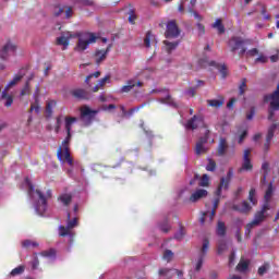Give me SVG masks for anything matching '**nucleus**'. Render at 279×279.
I'll use <instances>...</instances> for the list:
<instances>
[{"mask_svg": "<svg viewBox=\"0 0 279 279\" xmlns=\"http://www.w3.org/2000/svg\"><path fill=\"white\" fill-rule=\"evenodd\" d=\"M196 27H197V31H198V34H204V32H206V28L204 27V25L202 24H196Z\"/></svg>", "mask_w": 279, "mask_h": 279, "instance_id": "nucleus-57", "label": "nucleus"}, {"mask_svg": "<svg viewBox=\"0 0 279 279\" xmlns=\"http://www.w3.org/2000/svg\"><path fill=\"white\" fill-rule=\"evenodd\" d=\"M248 201L251 202V204L253 206H256V204H258V199L256 198V190L255 189H251V191L248 193Z\"/></svg>", "mask_w": 279, "mask_h": 279, "instance_id": "nucleus-35", "label": "nucleus"}, {"mask_svg": "<svg viewBox=\"0 0 279 279\" xmlns=\"http://www.w3.org/2000/svg\"><path fill=\"white\" fill-rule=\"evenodd\" d=\"M187 95H189V97H195V88H190L187 90Z\"/></svg>", "mask_w": 279, "mask_h": 279, "instance_id": "nucleus-64", "label": "nucleus"}, {"mask_svg": "<svg viewBox=\"0 0 279 279\" xmlns=\"http://www.w3.org/2000/svg\"><path fill=\"white\" fill-rule=\"evenodd\" d=\"M101 75V72L97 71L93 74H89L86 78H85V84H87V86H93V80L95 77V80H97V77H99Z\"/></svg>", "mask_w": 279, "mask_h": 279, "instance_id": "nucleus-31", "label": "nucleus"}, {"mask_svg": "<svg viewBox=\"0 0 279 279\" xmlns=\"http://www.w3.org/2000/svg\"><path fill=\"white\" fill-rule=\"evenodd\" d=\"M220 73H221L222 77H228V68L226 65H221Z\"/></svg>", "mask_w": 279, "mask_h": 279, "instance_id": "nucleus-53", "label": "nucleus"}, {"mask_svg": "<svg viewBox=\"0 0 279 279\" xmlns=\"http://www.w3.org/2000/svg\"><path fill=\"white\" fill-rule=\"evenodd\" d=\"M82 5H94L93 0H78Z\"/></svg>", "mask_w": 279, "mask_h": 279, "instance_id": "nucleus-56", "label": "nucleus"}, {"mask_svg": "<svg viewBox=\"0 0 279 279\" xmlns=\"http://www.w3.org/2000/svg\"><path fill=\"white\" fill-rule=\"evenodd\" d=\"M22 245H23V247H31V245H32V247H38V243L34 242L32 240L23 241Z\"/></svg>", "mask_w": 279, "mask_h": 279, "instance_id": "nucleus-44", "label": "nucleus"}, {"mask_svg": "<svg viewBox=\"0 0 279 279\" xmlns=\"http://www.w3.org/2000/svg\"><path fill=\"white\" fill-rule=\"evenodd\" d=\"M271 206L269 205V203H266L260 211H257L254 216V219L252 222L246 225V230H245V234L246 236H250V232H252V228H254V226H259L260 223H263L264 219H267L268 215H267V210H270Z\"/></svg>", "mask_w": 279, "mask_h": 279, "instance_id": "nucleus-4", "label": "nucleus"}, {"mask_svg": "<svg viewBox=\"0 0 279 279\" xmlns=\"http://www.w3.org/2000/svg\"><path fill=\"white\" fill-rule=\"evenodd\" d=\"M155 40L156 38L154 37V35L151 33H147L146 37L144 38L145 47L147 48L151 47V43H154Z\"/></svg>", "mask_w": 279, "mask_h": 279, "instance_id": "nucleus-36", "label": "nucleus"}, {"mask_svg": "<svg viewBox=\"0 0 279 279\" xmlns=\"http://www.w3.org/2000/svg\"><path fill=\"white\" fill-rule=\"evenodd\" d=\"M234 265V253H232L229 257V267H232Z\"/></svg>", "mask_w": 279, "mask_h": 279, "instance_id": "nucleus-62", "label": "nucleus"}, {"mask_svg": "<svg viewBox=\"0 0 279 279\" xmlns=\"http://www.w3.org/2000/svg\"><path fill=\"white\" fill-rule=\"evenodd\" d=\"M228 250V244H226V241L220 240L218 242V254H223Z\"/></svg>", "mask_w": 279, "mask_h": 279, "instance_id": "nucleus-40", "label": "nucleus"}, {"mask_svg": "<svg viewBox=\"0 0 279 279\" xmlns=\"http://www.w3.org/2000/svg\"><path fill=\"white\" fill-rule=\"evenodd\" d=\"M166 96L159 98L160 104H167L168 106H177L175 101H173V98H171V95H169V92H165Z\"/></svg>", "mask_w": 279, "mask_h": 279, "instance_id": "nucleus-25", "label": "nucleus"}, {"mask_svg": "<svg viewBox=\"0 0 279 279\" xmlns=\"http://www.w3.org/2000/svg\"><path fill=\"white\" fill-rule=\"evenodd\" d=\"M58 199L61 202V204H63V206H69L73 199V196L71 194H61Z\"/></svg>", "mask_w": 279, "mask_h": 279, "instance_id": "nucleus-29", "label": "nucleus"}, {"mask_svg": "<svg viewBox=\"0 0 279 279\" xmlns=\"http://www.w3.org/2000/svg\"><path fill=\"white\" fill-rule=\"evenodd\" d=\"M278 130L279 132V123L278 124H272L268 129V134L266 136V143L264 144V150L269 151V146L271 145V138H274V134Z\"/></svg>", "mask_w": 279, "mask_h": 279, "instance_id": "nucleus-12", "label": "nucleus"}, {"mask_svg": "<svg viewBox=\"0 0 279 279\" xmlns=\"http://www.w3.org/2000/svg\"><path fill=\"white\" fill-rule=\"evenodd\" d=\"M204 125V118L194 116L187 121L185 128L187 130H197L199 126Z\"/></svg>", "mask_w": 279, "mask_h": 279, "instance_id": "nucleus-13", "label": "nucleus"}, {"mask_svg": "<svg viewBox=\"0 0 279 279\" xmlns=\"http://www.w3.org/2000/svg\"><path fill=\"white\" fill-rule=\"evenodd\" d=\"M94 43H97V36L93 33H85L78 36V41L76 43V46L74 47V51L77 53H84L90 45H94Z\"/></svg>", "mask_w": 279, "mask_h": 279, "instance_id": "nucleus-3", "label": "nucleus"}, {"mask_svg": "<svg viewBox=\"0 0 279 279\" xmlns=\"http://www.w3.org/2000/svg\"><path fill=\"white\" fill-rule=\"evenodd\" d=\"M135 86H143V83L137 82L136 80H130L124 86L121 87L120 93H130Z\"/></svg>", "mask_w": 279, "mask_h": 279, "instance_id": "nucleus-17", "label": "nucleus"}, {"mask_svg": "<svg viewBox=\"0 0 279 279\" xmlns=\"http://www.w3.org/2000/svg\"><path fill=\"white\" fill-rule=\"evenodd\" d=\"M39 88H36V94L34 95L35 102L31 106V112H34V110L38 113L40 112V105L38 104V93Z\"/></svg>", "mask_w": 279, "mask_h": 279, "instance_id": "nucleus-26", "label": "nucleus"}, {"mask_svg": "<svg viewBox=\"0 0 279 279\" xmlns=\"http://www.w3.org/2000/svg\"><path fill=\"white\" fill-rule=\"evenodd\" d=\"M216 167H217V165L215 163V161L209 159V162L206 166L207 171H215Z\"/></svg>", "mask_w": 279, "mask_h": 279, "instance_id": "nucleus-50", "label": "nucleus"}, {"mask_svg": "<svg viewBox=\"0 0 279 279\" xmlns=\"http://www.w3.org/2000/svg\"><path fill=\"white\" fill-rule=\"evenodd\" d=\"M25 184L28 186V195L33 199H39V205L35 206V210L38 215H43L45 210H47V197L38 190H34V185H32V181L29 179H25Z\"/></svg>", "mask_w": 279, "mask_h": 279, "instance_id": "nucleus-2", "label": "nucleus"}, {"mask_svg": "<svg viewBox=\"0 0 279 279\" xmlns=\"http://www.w3.org/2000/svg\"><path fill=\"white\" fill-rule=\"evenodd\" d=\"M208 195V191L206 190H197L196 192H194L191 197L190 201L192 202H199V199H204V197H206Z\"/></svg>", "mask_w": 279, "mask_h": 279, "instance_id": "nucleus-19", "label": "nucleus"}, {"mask_svg": "<svg viewBox=\"0 0 279 279\" xmlns=\"http://www.w3.org/2000/svg\"><path fill=\"white\" fill-rule=\"evenodd\" d=\"M43 256H56V251L54 250H50L49 252H44Z\"/></svg>", "mask_w": 279, "mask_h": 279, "instance_id": "nucleus-59", "label": "nucleus"}, {"mask_svg": "<svg viewBox=\"0 0 279 279\" xmlns=\"http://www.w3.org/2000/svg\"><path fill=\"white\" fill-rule=\"evenodd\" d=\"M247 58H254V56H258V49L253 48L248 51H245Z\"/></svg>", "mask_w": 279, "mask_h": 279, "instance_id": "nucleus-48", "label": "nucleus"}, {"mask_svg": "<svg viewBox=\"0 0 279 279\" xmlns=\"http://www.w3.org/2000/svg\"><path fill=\"white\" fill-rule=\"evenodd\" d=\"M239 140L238 143H243V141H245V136H247V131H242L241 133H239Z\"/></svg>", "mask_w": 279, "mask_h": 279, "instance_id": "nucleus-52", "label": "nucleus"}, {"mask_svg": "<svg viewBox=\"0 0 279 279\" xmlns=\"http://www.w3.org/2000/svg\"><path fill=\"white\" fill-rule=\"evenodd\" d=\"M234 210H239V213L247 214L252 210V206L246 201H243L240 205L233 206Z\"/></svg>", "mask_w": 279, "mask_h": 279, "instance_id": "nucleus-21", "label": "nucleus"}, {"mask_svg": "<svg viewBox=\"0 0 279 279\" xmlns=\"http://www.w3.org/2000/svg\"><path fill=\"white\" fill-rule=\"evenodd\" d=\"M76 121V118H65V130L68 132V137L62 142V145L57 151L58 160H60V162H64V160H66L70 167H73V158H71V153H69V141H71V128H73V123Z\"/></svg>", "mask_w": 279, "mask_h": 279, "instance_id": "nucleus-1", "label": "nucleus"}, {"mask_svg": "<svg viewBox=\"0 0 279 279\" xmlns=\"http://www.w3.org/2000/svg\"><path fill=\"white\" fill-rule=\"evenodd\" d=\"M215 219V209L211 211H206L203 214V217L199 219L201 223H213V220Z\"/></svg>", "mask_w": 279, "mask_h": 279, "instance_id": "nucleus-22", "label": "nucleus"}, {"mask_svg": "<svg viewBox=\"0 0 279 279\" xmlns=\"http://www.w3.org/2000/svg\"><path fill=\"white\" fill-rule=\"evenodd\" d=\"M16 52V45L14 44V41H7V44L2 47L1 51H0V58H2V60H8L9 56H12V53Z\"/></svg>", "mask_w": 279, "mask_h": 279, "instance_id": "nucleus-10", "label": "nucleus"}, {"mask_svg": "<svg viewBox=\"0 0 279 279\" xmlns=\"http://www.w3.org/2000/svg\"><path fill=\"white\" fill-rule=\"evenodd\" d=\"M217 235L218 236H225L226 235V223H223L222 221H218Z\"/></svg>", "mask_w": 279, "mask_h": 279, "instance_id": "nucleus-37", "label": "nucleus"}, {"mask_svg": "<svg viewBox=\"0 0 279 279\" xmlns=\"http://www.w3.org/2000/svg\"><path fill=\"white\" fill-rule=\"evenodd\" d=\"M246 90H247V84L244 81L241 83V85L239 87V93H240V95H244Z\"/></svg>", "mask_w": 279, "mask_h": 279, "instance_id": "nucleus-51", "label": "nucleus"}, {"mask_svg": "<svg viewBox=\"0 0 279 279\" xmlns=\"http://www.w3.org/2000/svg\"><path fill=\"white\" fill-rule=\"evenodd\" d=\"M70 38H75V35L71 34L70 32L63 33L60 37L57 38L58 45H62L63 49L69 47Z\"/></svg>", "mask_w": 279, "mask_h": 279, "instance_id": "nucleus-16", "label": "nucleus"}, {"mask_svg": "<svg viewBox=\"0 0 279 279\" xmlns=\"http://www.w3.org/2000/svg\"><path fill=\"white\" fill-rule=\"evenodd\" d=\"M136 21V15L134 13H131L129 16V23H131V25H134Z\"/></svg>", "mask_w": 279, "mask_h": 279, "instance_id": "nucleus-58", "label": "nucleus"}, {"mask_svg": "<svg viewBox=\"0 0 279 279\" xmlns=\"http://www.w3.org/2000/svg\"><path fill=\"white\" fill-rule=\"evenodd\" d=\"M267 271H269V264H264L263 266H260L258 268L259 276H265V274H267Z\"/></svg>", "mask_w": 279, "mask_h": 279, "instance_id": "nucleus-43", "label": "nucleus"}, {"mask_svg": "<svg viewBox=\"0 0 279 279\" xmlns=\"http://www.w3.org/2000/svg\"><path fill=\"white\" fill-rule=\"evenodd\" d=\"M228 47L231 53H236V51H239V56H245V51H247V48H245V39L242 37H232L228 41Z\"/></svg>", "mask_w": 279, "mask_h": 279, "instance_id": "nucleus-5", "label": "nucleus"}, {"mask_svg": "<svg viewBox=\"0 0 279 279\" xmlns=\"http://www.w3.org/2000/svg\"><path fill=\"white\" fill-rule=\"evenodd\" d=\"M229 185H230V179L222 178L220 180V185H219L218 190L216 191V195H218V196L221 195V190H223V189H225V191L228 190Z\"/></svg>", "mask_w": 279, "mask_h": 279, "instance_id": "nucleus-23", "label": "nucleus"}, {"mask_svg": "<svg viewBox=\"0 0 279 279\" xmlns=\"http://www.w3.org/2000/svg\"><path fill=\"white\" fill-rule=\"evenodd\" d=\"M149 3H150V5L158 8V5H160V0H149Z\"/></svg>", "mask_w": 279, "mask_h": 279, "instance_id": "nucleus-60", "label": "nucleus"}, {"mask_svg": "<svg viewBox=\"0 0 279 279\" xmlns=\"http://www.w3.org/2000/svg\"><path fill=\"white\" fill-rule=\"evenodd\" d=\"M31 93H32V87L29 86V82H26L20 95L21 97H25V95H31Z\"/></svg>", "mask_w": 279, "mask_h": 279, "instance_id": "nucleus-39", "label": "nucleus"}, {"mask_svg": "<svg viewBox=\"0 0 279 279\" xmlns=\"http://www.w3.org/2000/svg\"><path fill=\"white\" fill-rule=\"evenodd\" d=\"M95 114H97V111L92 110L88 106L81 108V119L85 125H88V123L95 119Z\"/></svg>", "mask_w": 279, "mask_h": 279, "instance_id": "nucleus-9", "label": "nucleus"}, {"mask_svg": "<svg viewBox=\"0 0 279 279\" xmlns=\"http://www.w3.org/2000/svg\"><path fill=\"white\" fill-rule=\"evenodd\" d=\"M107 82H110V75H107V76H105L104 78H101L99 82H98V86L100 87V88H104L105 86H106V83Z\"/></svg>", "mask_w": 279, "mask_h": 279, "instance_id": "nucleus-47", "label": "nucleus"}, {"mask_svg": "<svg viewBox=\"0 0 279 279\" xmlns=\"http://www.w3.org/2000/svg\"><path fill=\"white\" fill-rule=\"evenodd\" d=\"M73 228H77V218H73L71 220V214H68V222L66 227H59V235L60 236H71Z\"/></svg>", "mask_w": 279, "mask_h": 279, "instance_id": "nucleus-7", "label": "nucleus"}, {"mask_svg": "<svg viewBox=\"0 0 279 279\" xmlns=\"http://www.w3.org/2000/svg\"><path fill=\"white\" fill-rule=\"evenodd\" d=\"M226 149H228V143L225 138L220 140L219 146H218V154L219 156H223L226 154Z\"/></svg>", "mask_w": 279, "mask_h": 279, "instance_id": "nucleus-33", "label": "nucleus"}, {"mask_svg": "<svg viewBox=\"0 0 279 279\" xmlns=\"http://www.w3.org/2000/svg\"><path fill=\"white\" fill-rule=\"evenodd\" d=\"M210 247V242L205 239L203 241V245L201 250L198 251L197 262L195 265V271H199L202 269V266L204 265V259L206 258V255L208 254V250Z\"/></svg>", "mask_w": 279, "mask_h": 279, "instance_id": "nucleus-6", "label": "nucleus"}, {"mask_svg": "<svg viewBox=\"0 0 279 279\" xmlns=\"http://www.w3.org/2000/svg\"><path fill=\"white\" fill-rule=\"evenodd\" d=\"M250 156H252V149H245L243 155V163H242V170L244 171H252V159H250Z\"/></svg>", "mask_w": 279, "mask_h": 279, "instance_id": "nucleus-14", "label": "nucleus"}, {"mask_svg": "<svg viewBox=\"0 0 279 279\" xmlns=\"http://www.w3.org/2000/svg\"><path fill=\"white\" fill-rule=\"evenodd\" d=\"M274 196V184L269 183L267 185L266 192H265V202L266 204H269V199Z\"/></svg>", "mask_w": 279, "mask_h": 279, "instance_id": "nucleus-27", "label": "nucleus"}, {"mask_svg": "<svg viewBox=\"0 0 279 279\" xmlns=\"http://www.w3.org/2000/svg\"><path fill=\"white\" fill-rule=\"evenodd\" d=\"M236 104V99L231 98L230 101L227 104V108H232Z\"/></svg>", "mask_w": 279, "mask_h": 279, "instance_id": "nucleus-61", "label": "nucleus"}, {"mask_svg": "<svg viewBox=\"0 0 279 279\" xmlns=\"http://www.w3.org/2000/svg\"><path fill=\"white\" fill-rule=\"evenodd\" d=\"M248 266H250V262L245 259H241V262L236 266V269L238 271H246Z\"/></svg>", "mask_w": 279, "mask_h": 279, "instance_id": "nucleus-38", "label": "nucleus"}, {"mask_svg": "<svg viewBox=\"0 0 279 279\" xmlns=\"http://www.w3.org/2000/svg\"><path fill=\"white\" fill-rule=\"evenodd\" d=\"M53 14L54 16H62V14H64V7H56Z\"/></svg>", "mask_w": 279, "mask_h": 279, "instance_id": "nucleus-46", "label": "nucleus"}, {"mask_svg": "<svg viewBox=\"0 0 279 279\" xmlns=\"http://www.w3.org/2000/svg\"><path fill=\"white\" fill-rule=\"evenodd\" d=\"M214 29L218 31V34H223L226 32V27H223V24H221V20L218 19L213 24Z\"/></svg>", "mask_w": 279, "mask_h": 279, "instance_id": "nucleus-34", "label": "nucleus"}, {"mask_svg": "<svg viewBox=\"0 0 279 279\" xmlns=\"http://www.w3.org/2000/svg\"><path fill=\"white\" fill-rule=\"evenodd\" d=\"M111 48H112V45H109L105 50H96L95 52L96 64H101V62L106 60V56H108Z\"/></svg>", "mask_w": 279, "mask_h": 279, "instance_id": "nucleus-15", "label": "nucleus"}, {"mask_svg": "<svg viewBox=\"0 0 279 279\" xmlns=\"http://www.w3.org/2000/svg\"><path fill=\"white\" fill-rule=\"evenodd\" d=\"M207 104L211 108H221V106H223V98H220V99H209V100H207Z\"/></svg>", "mask_w": 279, "mask_h": 279, "instance_id": "nucleus-30", "label": "nucleus"}, {"mask_svg": "<svg viewBox=\"0 0 279 279\" xmlns=\"http://www.w3.org/2000/svg\"><path fill=\"white\" fill-rule=\"evenodd\" d=\"M172 258H173V252L168 250L163 253V260H167L169 263V260H171Z\"/></svg>", "mask_w": 279, "mask_h": 279, "instance_id": "nucleus-49", "label": "nucleus"}, {"mask_svg": "<svg viewBox=\"0 0 279 279\" xmlns=\"http://www.w3.org/2000/svg\"><path fill=\"white\" fill-rule=\"evenodd\" d=\"M159 276H163L166 279H171L173 278V270L169 268H160Z\"/></svg>", "mask_w": 279, "mask_h": 279, "instance_id": "nucleus-32", "label": "nucleus"}, {"mask_svg": "<svg viewBox=\"0 0 279 279\" xmlns=\"http://www.w3.org/2000/svg\"><path fill=\"white\" fill-rule=\"evenodd\" d=\"M210 182V179L208 178V174H203V177L201 178V182L198 183L199 186H208Z\"/></svg>", "mask_w": 279, "mask_h": 279, "instance_id": "nucleus-42", "label": "nucleus"}, {"mask_svg": "<svg viewBox=\"0 0 279 279\" xmlns=\"http://www.w3.org/2000/svg\"><path fill=\"white\" fill-rule=\"evenodd\" d=\"M163 45H165V49L168 53H171V51H175V49H178V41H169V40H166L163 41Z\"/></svg>", "mask_w": 279, "mask_h": 279, "instance_id": "nucleus-24", "label": "nucleus"}, {"mask_svg": "<svg viewBox=\"0 0 279 279\" xmlns=\"http://www.w3.org/2000/svg\"><path fill=\"white\" fill-rule=\"evenodd\" d=\"M23 77H25V74H24V73H21V72H20V73H17V74H15V75L13 76V80L10 81V82L7 84L4 90H10V88H14V86H16V84H19V83L21 82V80H23Z\"/></svg>", "mask_w": 279, "mask_h": 279, "instance_id": "nucleus-18", "label": "nucleus"}, {"mask_svg": "<svg viewBox=\"0 0 279 279\" xmlns=\"http://www.w3.org/2000/svg\"><path fill=\"white\" fill-rule=\"evenodd\" d=\"M72 97L75 99H88V92L82 88H76L71 92Z\"/></svg>", "mask_w": 279, "mask_h": 279, "instance_id": "nucleus-20", "label": "nucleus"}, {"mask_svg": "<svg viewBox=\"0 0 279 279\" xmlns=\"http://www.w3.org/2000/svg\"><path fill=\"white\" fill-rule=\"evenodd\" d=\"M64 19H71L73 16V9L71 7H64Z\"/></svg>", "mask_w": 279, "mask_h": 279, "instance_id": "nucleus-45", "label": "nucleus"}, {"mask_svg": "<svg viewBox=\"0 0 279 279\" xmlns=\"http://www.w3.org/2000/svg\"><path fill=\"white\" fill-rule=\"evenodd\" d=\"M208 134H210V131L205 129V136L201 137L196 143V147H195L196 156H202L203 154H206V151H208V148L205 146L206 143H208Z\"/></svg>", "mask_w": 279, "mask_h": 279, "instance_id": "nucleus-8", "label": "nucleus"}, {"mask_svg": "<svg viewBox=\"0 0 279 279\" xmlns=\"http://www.w3.org/2000/svg\"><path fill=\"white\" fill-rule=\"evenodd\" d=\"M2 99H5L4 106H7V108H10V106L14 104V98L12 95H8V90L5 89L2 92Z\"/></svg>", "mask_w": 279, "mask_h": 279, "instance_id": "nucleus-28", "label": "nucleus"}, {"mask_svg": "<svg viewBox=\"0 0 279 279\" xmlns=\"http://www.w3.org/2000/svg\"><path fill=\"white\" fill-rule=\"evenodd\" d=\"M182 236H184V230L181 229L180 232L175 234V239L180 240Z\"/></svg>", "mask_w": 279, "mask_h": 279, "instance_id": "nucleus-63", "label": "nucleus"}, {"mask_svg": "<svg viewBox=\"0 0 279 279\" xmlns=\"http://www.w3.org/2000/svg\"><path fill=\"white\" fill-rule=\"evenodd\" d=\"M62 125V119L57 118V125L54 128V132L58 134V132H60V128Z\"/></svg>", "mask_w": 279, "mask_h": 279, "instance_id": "nucleus-54", "label": "nucleus"}, {"mask_svg": "<svg viewBox=\"0 0 279 279\" xmlns=\"http://www.w3.org/2000/svg\"><path fill=\"white\" fill-rule=\"evenodd\" d=\"M255 62H259L260 64H265V62H267V57L260 54Z\"/></svg>", "mask_w": 279, "mask_h": 279, "instance_id": "nucleus-55", "label": "nucleus"}, {"mask_svg": "<svg viewBox=\"0 0 279 279\" xmlns=\"http://www.w3.org/2000/svg\"><path fill=\"white\" fill-rule=\"evenodd\" d=\"M25 271V266H19L11 271V276H21Z\"/></svg>", "mask_w": 279, "mask_h": 279, "instance_id": "nucleus-41", "label": "nucleus"}, {"mask_svg": "<svg viewBox=\"0 0 279 279\" xmlns=\"http://www.w3.org/2000/svg\"><path fill=\"white\" fill-rule=\"evenodd\" d=\"M166 36L167 38H178L180 36V29H178L175 22H169L167 24Z\"/></svg>", "mask_w": 279, "mask_h": 279, "instance_id": "nucleus-11", "label": "nucleus"}]
</instances>
